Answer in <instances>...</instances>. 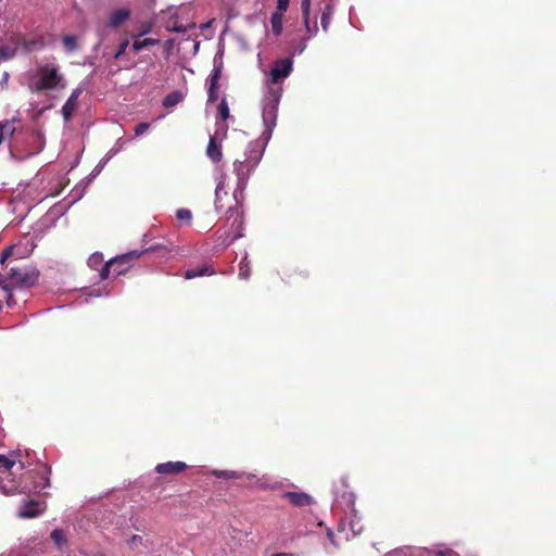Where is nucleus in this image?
Here are the masks:
<instances>
[{
	"mask_svg": "<svg viewBox=\"0 0 556 556\" xmlns=\"http://www.w3.org/2000/svg\"><path fill=\"white\" fill-rule=\"evenodd\" d=\"M282 89L280 87L267 86L263 100H262V118L265 127L264 132L262 134V139L264 140V146L258 148L257 142H251L245 151L244 160L250 163V161L255 157L256 152L264 153L265 146L269 141L271 137V132L276 126L277 122V113L278 106L281 99Z\"/></svg>",
	"mask_w": 556,
	"mask_h": 556,
	"instance_id": "nucleus-1",
	"label": "nucleus"
},
{
	"mask_svg": "<svg viewBox=\"0 0 556 556\" xmlns=\"http://www.w3.org/2000/svg\"><path fill=\"white\" fill-rule=\"evenodd\" d=\"M66 86L67 81L60 66L56 63H46L38 66L29 88L34 92H41L46 90H63Z\"/></svg>",
	"mask_w": 556,
	"mask_h": 556,
	"instance_id": "nucleus-2",
	"label": "nucleus"
},
{
	"mask_svg": "<svg viewBox=\"0 0 556 556\" xmlns=\"http://www.w3.org/2000/svg\"><path fill=\"white\" fill-rule=\"evenodd\" d=\"M262 160V153L256 152L255 157H253L250 163H248L245 160H236L233 162V173L237 177V186L232 192L233 200L236 201L237 205H241L244 200V189L248 186V181L250 178V175L253 173V170L256 168L258 163Z\"/></svg>",
	"mask_w": 556,
	"mask_h": 556,
	"instance_id": "nucleus-3",
	"label": "nucleus"
},
{
	"mask_svg": "<svg viewBox=\"0 0 556 556\" xmlns=\"http://www.w3.org/2000/svg\"><path fill=\"white\" fill-rule=\"evenodd\" d=\"M39 273L31 267H12L9 273V282L3 286L7 293V304L11 306L12 302V288H29L37 283Z\"/></svg>",
	"mask_w": 556,
	"mask_h": 556,
	"instance_id": "nucleus-4",
	"label": "nucleus"
},
{
	"mask_svg": "<svg viewBox=\"0 0 556 556\" xmlns=\"http://www.w3.org/2000/svg\"><path fill=\"white\" fill-rule=\"evenodd\" d=\"M86 90V85L83 83L75 88L64 105L62 106V115L65 121H70L78 108V98Z\"/></svg>",
	"mask_w": 556,
	"mask_h": 556,
	"instance_id": "nucleus-5",
	"label": "nucleus"
},
{
	"mask_svg": "<svg viewBox=\"0 0 556 556\" xmlns=\"http://www.w3.org/2000/svg\"><path fill=\"white\" fill-rule=\"evenodd\" d=\"M292 72V60L282 59L277 61L270 70V80L273 85L278 84L280 79L287 78Z\"/></svg>",
	"mask_w": 556,
	"mask_h": 556,
	"instance_id": "nucleus-6",
	"label": "nucleus"
},
{
	"mask_svg": "<svg viewBox=\"0 0 556 556\" xmlns=\"http://www.w3.org/2000/svg\"><path fill=\"white\" fill-rule=\"evenodd\" d=\"M340 489L342 491L341 493L339 488H336L333 491L336 504L339 506H345L346 508H351L353 510L355 502L354 494L348 491V485L344 481H341Z\"/></svg>",
	"mask_w": 556,
	"mask_h": 556,
	"instance_id": "nucleus-7",
	"label": "nucleus"
},
{
	"mask_svg": "<svg viewBox=\"0 0 556 556\" xmlns=\"http://www.w3.org/2000/svg\"><path fill=\"white\" fill-rule=\"evenodd\" d=\"M281 497L288 500L295 507H305L314 504L313 497L305 492H285Z\"/></svg>",
	"mask_w": 556,
	"mask_h": 556,
	"instance_id": "nucleus-8",
	"label": "nucleus"
},
{
	"mask_svg": "<svg viewBox=\"0 0 556 556\" xmlns=\"http://www.w3.org/2000/svg\"><path fill=\"white\" fill-rule=\"evenodd\" d=\"M222 75V63L217 64L215 62L214 70L212 74L210 75V86H208V102H215L217 100V92L216 89L218 87V81Z\"/></svg>",
	"mask_w": 556,
	"mask_h": 556,
	"instance_id": "nucleus-9",
	"label": "nucleus"
},
{
	"mask_svg": "<svg viewBox=\"0 0 556 556\" xmlns=\"http://www.w3.org/2000/svg\"><path fill=\"white\" fill-rule=\"evenodd\" d=\"M187 468V465L184 462H168L159 464L155 467L156 472L162 475H172L181 472Z\"/></svg>",
	"mask_w": 556,
	"mask_h": 556,
	"instance_id": "nucleus-10",
	"label": "nucleus"
},
{
	"mask_svg": "<svg viewBox=\"0 0 556 556\" xmlns=\"http://www.w3.org/2000/svg\"><path fill=\"white\" fill-rule=\"evenodd\" d=\"M43 508L40 507L39 502L30 501L25 503L18 511L21 518H34L38 516Z\"/></svg>",
	"mask_w": 556,
	"mask_h": 556,
	"instance_id": "nucleus-11",
	"label": "nucleus"
},
{
	"mask_svg": "<svg viewBox=\"0 0 556 556\" xmlns=\"http://www.w3.org/2000/svg\"><path fill=\"white\" fill-rule=\"evenodd\" d=\"M129 11L126 9H119L111 13L109 18V25L112 28H116L129 18Z\"/></svg>",
	"mask_w": 556,
	"mask_h": 556,
	"instance_id": "nucleus-12",
	"label": "nucleus"
},
{
	"mask_svg": "<svg viewBox=\"0 0 556 556\" xmlns=\"http://www.w3.org/2000/svg\"><path fill=\"white\" fill-rule=\"evenodd\" d=\"M309 8H311V1L309 0H302L301 1V10H302L303 17H304L305 28H306L307 33L311 34V36H314L318 31V27H317L316 23H314L313 27H311V25H309V20H308Z\"/></svg>",
	"mask_w": 556,
	"mask_h": 556,
	"instance_id": "nucleus-13",
	"label": "nucleus"
},
{
	"mask_svg": "<svg viewBox=\"0 0 556 556\" xmlns=\"http://www.w3.org/2000/svg\"><path fill=\"white\" fill-rule=\"evenodd\" d=\"M141 254H142V252L134 251V252H130L129 254L119 256L118 258H122L121 263L115 265L112 268L113 276L117 277V276H121L122 274H124L126 271V269H127V266H126L127 260L129 257H139Z\"/></svg>",
	"mask_w": 556,
	"mask_h": 556,
	"instance_id": "nucleus-14",
	"label": "nucleus"
},
{
	"mask_svg": "<svg viewBox=\"0 0 556 556\" xmlns=\"http://www.w3.org/2000/svg\"><path fill=\"white\" fill-rule=\"evenodd\" d=\"M334 14V7L331 3H327L323 10L321 16H320V25L324 31H327L332 16Z\"/></svg>",
	"mask_w": 556,
	"mask_h": 556,
	"instance_id": "nucleus-15",
	"label": "nucleus"
},
{
	"mask_svg": "<svg viewBox=\"0 0 556 556\" xmlns=\"http://www.w3.org/2000/svg\"><path fill=\"white\" fill-rule=\"evenodd\" d=\"M206 154L213 162H219L222 160L223 153L220 147L216 143L214 137H211L210 142L206 148Z\"/></svg>",
	"mask_w": 556,
	"mask_h": 556,
	"instance_id": "nucleus-16",
	"label": "nucleus"
},
{
	"mask_svg": "<svg viewBox=\"0 0 556 556\" xmlns=\"http://www.w3.org/2000/svg\"><path fill=\"white\" fill-rule=\"evenodd\" d=\"M12 458L7 457L5 455H0V469L3 472H9L16 464L17 456L21 455L20 451L12 452Z\"/></svg>",
	"mask_w": 556,
	"mask_h": 556,
	"instance_id": "nucleus-17",
	"label": "nucleus"
},
{
	"mask_svg": "<svg viewBox=\"0 0 556 556\" xmlns=\"http://www.w3.org/2000/svg\"><path fill=\"white\" fill-rule=\"evenodd\" d=\"M213 475L219 479H242L245 473L232 470H215Z\"/></svg>",
	"mask_w": 556,
	"mask_h": 556,
	"instance_id": "nucleus-18",
	"label": "nucleus"
},
{
	"mask_svg": "<svg viewBox=\"0 0 556 556\" xmlns=\"http://www.w3.org/2000/svg\"><path fill=\"white\" fill-rule=\"evenodd\" d=\"M181 101H182V94L179 91H174V92L168 93L163 99V106L173 108Z\"/></svg>",
	"mask_w": 556,
	"mask_h": 556,
	"instance_id": "nucleus-19",
	"label": "nucleus"
},
{
	"mask_svg": "<svg viewBox=\"0 0 556 556\" xmlns=\"http://www.w3.org/2000/svg\"><path fill=\"white\" fill-rule=\"evenodd\" d=\"M282 15L281 12H274L270 16L271 29L276 35L282 31Z\"/></svg>",
	"mask_w": 556,
	"mask_h": 556,
	"instance_id": "nucleus-20",
	"label": "nucleus"
},
{
	"mask_svg": "<svg viewBox=\"0 0 556 556\" xmlns=\"http://www.w3.org/2000/svg\"><path fill=\"white\" fill-rule=\"evenodd\" d=\"M214 271L213 270H210L208 267L206 266H203L199 269H188L186 273H185V278L186 279H193V278H197V277H201V276H205V275H212Z\"/></svg>",
	"mask_w": 556,
	"mask_h": 556,
	"instance_id": "nucleus-21",
	"label": "nucleus"
},
{
	"mask_svg": "<svg viewBox=\"0 0 556 556\" xmlns=\"http://www.w3.org/2000/svg\"><path fill=\"white\" fill-rule=\"evenodd\" d=\"M121 260L122 258H112L103 267L102 269L100 270V278L102 280H105L110 277V275L112 274V268L119 264L121 263Z\"/></svg>",
	"mask_w": 556,
	"mask_h": 556,
	"instance_id": "nucleus-22",
	"label": "nucleus"
},
{
	"mask_svg": "<svg viewBox=\"0 0 556 556\" xmlns=\"http://www.w3.org/2000/svg\"><path fill=\"white\" fill-rule=\"evenodd\" d=\"M159 43V39H154V38H146L143 40H135L134 43H132V49L138 52L144 48H148V47H151V46H155Z\"/></svg>",
	"mask_w": 556,
	"mask_h": 556,
	"instance_id": "nucleus-23",
	"label": "nucleus"
},
{
	"mask_svg": "<svg viewBox=\"0 0 556 556\" xmlns=\"http://www.w3.org/2000/svg\"><path fill=\"white\" fill-rule=\"evenodd\" d=\"M51 540L54 542V544L58 546V547H62L63 545L66 544V538H65V534L64 532L61 530V529H54L52 532H51V535H50Z\"/></svg>",
	"mask_w": 556,
	"mask_h": 556,
	"instance_id": "nucleus-24",
	"label": "nucleus"
},
{
	"mask_svg": "<svg viewBox=\"0 0 556 556\" xmlns=\"http://www.w3.org/2000/svg\"><path fill=\"white\" fill-rule=\"evenodd\" d=\"M223 191L225 194H227V192L225 191V181H224V178L222 177V179L217 182L216 190H215V207H216V210L222 208L220 199H222Z\"/></svg>",
	"mask_w": 556,
	"mask_h": 556,
	"instance_id": "nucleus-25",
	"label": "nucleus"
},
{
	"mask_svg": "<svg viewBox=\"0 0 556 556\" xmlns=\"http://www.w3.org/2000/svg\"><path fill=\"white\" fill-rule=\"evenodd\" d=\"M239 277L241 279H248L250 277V264L248 262V256L245 255L239 265Z\"/></svg>",
	"mask_w": 556,
	"mask_h": 556,
	"instance_id": "nucleus-26",
	"label": "nucleus"
},
{
	"mask_svg": "<svg viewBox=\"0 0 556 556\" xmlns=\"http://www.w3.org/2000/svg\"><path fill=\"white\" fill-rule=\"evenodd\" d=\"M16 53L15 48H11L9 46H0V59L1 61L12 59Z\"/></svg>",
	"mask_w": 556,
	"mask_h": 556,
	"instance_id": "nucleus-27",
	"label": "nucleus"
},
{
	"mask_svg": "<svg viewBox=\"0 0 556 556\" xmlns=\"http://www.w3.org/2000/svg\"><path fill=\"white\" fill-rule=\"evenodd\" d=\"M218 115L223 121H226L230 116L229 108L225 98L222 99L218 105Z\"/></svg>",
	"mask_w": 556,
	"mask_h": 556,
	"instance_id": "nucleus-28",
	"label": "nucleus"
},
{
	"mask_svg": "<svg viewBox=\"0 0 556 556\" xmlns=\"http://www.w3.org/2000/svg\"><path fill=\"white\" fill-rule=\"evenodd\" d=\"M63 43L68 51H73L77 48L76 37L72 35H65L63 37Z\"/></svg>",
	"mask_w": 556,
	"mask_h": 556,
	"instance_id": "nucleus-29",
	"label": "nucleus"
},
{
	"mask_svg": "<svg viewBox=\"0 0 556 556\" xmlns=\"http://www.w3.org/2000/svg\"><path fill=\"white\" fill-rule=\"evenodd\" d=\"M176 217L179 219V220H186V222H190L191 218H192V213L190 210L188 208H179L177 210L176 212Z\"/></svg>",
	"mask_w": 556,
	"mask_h": 556,
	"instance_id": "nucleus-30",
	"label": "nucleus"
},
{
	"mask_svg": "<svg viewBox=\"0 0 556 556\" xmlns=\"http://www.w3.org/2000/svg\"><path fill=\"white\" fill-rule=\"evenodd\" d=\"M127 47H128V40H124V41L119 45V47H118L117 51L115 52V54H114V59H115V60H118L119 58H122V56L124 55V53H125V51H126Z\"/></svg>",
	"mask_w": 556,
	"mask_h": 556,
	"instance_id": "nucleus-31",
	"label": "nucleus"
},
{
	"mask_svg": "<svg viewBox=\"0 0 556 556\" xmlns=\"http://www.w3.org/2000/svg\"><path fill=\"white\" fill-rule=\"evenodd\" d=\"M150 128V124L148 123H139L136 127H135V135L136 136H141L143 135L146 131H148V129Z\"/></svg>",
	"mask_w": 556,
	"mask_h": 556,
	"instance_id": "nucleus-32",
	"label": "nucleus"
},
{
	"mask_svg": "<svg viewBox=\"0 0 556 556\" xmlns=\"http://www.w3.org/2000/svg\"><path fill=\"white\" fill-rule=\"evenodd\" d=\"M437 556H459L456 552L451 548L444 547L435 551Z\"/></svg>",
	"mask_w": 556,
	"mask_h": 556,
	"instance_id": "nucleus-33",
	"label": "nucleus"
},
{
	"mask_svg": "<svg viewBox=\"0 0 556 556\" xmlns=\"http://www.w3.org/2000/svg\"><path fill=\"white\" fill-rule=\"evenodd\" d=\"M289 7V0H277V11L283 14Z\"/></svg>",
	"mask_w": 556,
	"mask_h": 556,
	"instance_id": "nucleus-34",
	"label": "nucleus"
},
{
	"mask_svg": "<svg viewBox=\"0 0 556 556\" xmlns=\"http://www.w3.org/2000/svg\"><path fill=\"white\" fill-rule=\"evenodd\" d=\"M130 547H137L138 545L142 544V538L140 535H132L130 540L127 542Z\"/></svg>",
	"mask_w": 556,
	"mask_h": 556,
	"instance_id": "nucleus-35",
	"label": "nucleus"
},
{
	"mask_svg": "<svg viewBox=\"0 0 556 556\" xmlns=\"http://www.w3.org/2000/svg\"><path fill=\"white\" fill-rule=\"evenodd\" d=\"M119 147H113L112 149L109 150V152L106 153L105 157L103 159V164H105L110 159H112L114 155H116L119 151Z\"/></svg>",
	"mask_w": 556,
	"mask_h": 556,
	"instance_id": "nucleus-36",
	"label": "nucleus"
},
{
	"mask_svg": "<svg viewBox=\"0 0 556 556\" xmlns=\"http://www.w3.org/2000/svg\"><path fill=\"white\" fill-rule=\"evenodd\" d=\"M41 45H39L38 42L36 41H25L24 42V48L27 50V51H33L35 49H37L38 47H40Z\"/></svg>",
	"mask_w": 556,
	"mask_h": 556,
	"instance_id": "nucleus-37",
	"label": "nucleus"
},
{
	"mask_svg": "<svg viewBox=\"0 0 556 556\" xmlns=\"http://www.w3.org/2000/svg\"><path fill=\"white\" fill-rule=\"evenodd\" d=\"M12 251H13V247H9L8 249H5L2 253V256H1V263H3L9 256L12 255Z\"/></svg>",
	"mask_w": 556,
	"mask_h": 556,
	"instance_id": "nucleus-38",
	"label": "nucleus"
},
{
	"mask_svg": "<svg viewBox=\"0 0 556 556\" xmlns=\"http://www.w3.org/2000/svg\"><path fill=\"white\" fill-rule=\"evenodd\" d=\"M160 249L168 250V248H167V247H164V245H161V244H154V245H151V247L147 248V249L144 250V252H153V251H157V250H160Z\"/></svg>",
	"mask_w": 556,
	"mask_h": 556,
	"instance_id": "nucleus-39",
	"label": "nucleus"
},
{
	"mask_svg": "<svg viewBox=\"0 0 556 556\" xmlns=\"http://www.w3.org/2000/svg\"><path fill=\"white\" fill-rule=\"evenodd\" d=\"M351 529H352V531L356 534V533H359V532H361L362 527L357 528L356 522L352 520V521H351Z\"/></svg>",
	"mask_w": 556,
	"mask_h": 556,
	"instance_id": "nucleus-40",
	"label": "nucleus"
},
{
	"mask_svg": "<svg viewBox=\"0 0 556 556\" xmlns=\"http://www.w3.org/2000/svg\"><path fill=\"white\" fill-rule=\"evenodd\" d=\"M305 48H306V43H305V42H303V43L299 47V49H298V53H299V54H301V53L305 50Z\"/></svg>",
	"mask_w": 556,
	"mask_h": 556,
	"instance_id": "nucleus-41",
	"label": "nucleus"
},
{
	"mask_svg": "<svg viewBox=\"0 0 556 556\" xmlns=\"http://www.w3.org/2000/svg\"><path fill=\"white\" fill-rule=\"evenodd\" d=\"M5 280L7 279L4 278V276L2 274H0V286L3 287L4 285H7L8 282H5Z\"/></svg>",
	"mask_w": 556,
	"mask_h": 556,
	"instance_id": "nucleus-42",
	"label": "nucleus"
},
{
	"mask_svg": "<svg viewBox=\"0 0 556 556\" xmlns=\"http://www.w3.org/2000/svg\"><path fill=\"white\" fill-rule=\"evenodd\" d=\"M8 77H9L8 73H4L1 84L5 83L8 80Z\"/></svg>",
	"mask_w": 556,
	"mask_h": 556,
	"instance_id": "nucleus-43",
	"label": "nucleus"
},
{
	"mask_svg": "<svg viewBox=\"0 0 556 556\" xmlns=\"http://www.w3.org/2000/svg\"><path fill=\"white\" fill-rule=\"evenodd\" d=\"M174 30L177 31V33H182V31H185V28H182V27H175Z\"/></svg>",
	"mask_w": 556,
	"mask_h": 556,
	"instance_id": "nucleus-44",
	"label": "nucleus"
},
{
	"mask_svg": "<svg viewBox=\"0 0 556 556\" xmlns=\"http://www.w3.org/2000/svg\"><path fill=\"white\" fill-rule=\"evenodd\" d=\"M103 166H104V164H103V161H102V162L98 165V167H100V168H98V169H97V173H100V172H101V168H102Z\"/></svg>",
	"mask_w": 556,
	"mask_h": 556,
	"instance_id": "nucleus-45",
	"label": "nucleus"
},
{
	"mask_svg": "<svg viewBox=\"0 0 556 556\" xmlns=\"http://www.w3.org/2000/svg\"><path fill=\"white\" fill-rule=\"evenodd\" d=\"M103 166H104V164H103V161H102V162L98 165V167H100V168H98V169H97V173H100V172H101V168H102Z\"/></svg>",
	"mask_w": 556,
	"mask_h": 556,
	"instance_id": "nucleus-46",
	"label": "nucleus"
},
{
	"mask_svg": "<svg viewBox=\"0 0 556 556\" xmlns=\"http://www.w3.org/2000/svg\"><path fill=\"white\" fill-rule=\"evenodd\" d=\"M273 556H292V555L291 554L281 553V554H276V555H273Z\"/></svg>",
	"mask_w": 556,
	"mask_h": 556,
	"instance_id": "nucleus-47",
	"label": "nucleus"
},
{
	"mask_svg": "<svg viewBox=\"0 0 556 556\" xmlns=\"http://www.w3.org/2000/svg\"><path fill=\"white\" fill-rule=\"evenodd\" d=\"M242 236H243V235H242V232H238V233L235 236L233 240H235V239H238V238H240V237H242Z\"/></svg>",
	"mask_w": 556,
	"mask_h": 556,
	"instance_id": "nucleus-48",
	"label": "nucleus"
},
{
	"mask_svg": "<svg viewBox=\"0 0 556 556\" xmlns=\"http://www.w3.org/2000/svg\"><path fill=\"white\" fill-rule=\"evenodd\" d=\"M1 490L3 491V493L9 494V491L5 489V486H1Z\"/></svg>",
	"mask_w": 556,
	"mask_h": 556,
	"instance_id": "nucleus-49",
	"label": "nucleus"
},
{
	"mask_svg": "<svg viewBox=\"0 0 556 556\" xmlns=\"http://www.w3.org/2000/svg\"><path fill=\"white\" fill-rule=\"evenodd\" d=\"M328 538L331 540V538H332V533L331 532H328Z\"/></svg>",
	"mask_w": 556,
	"mask_h": 556,
	"instance_id": "nucleus-50",
	"label": "nucleus"
}]
</instances>
